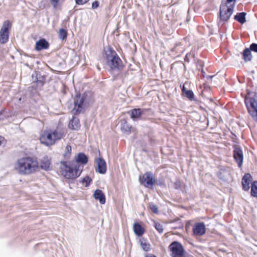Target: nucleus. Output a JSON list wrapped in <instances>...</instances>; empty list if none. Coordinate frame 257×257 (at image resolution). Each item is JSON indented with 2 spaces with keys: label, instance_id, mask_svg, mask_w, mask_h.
<instances>
[{
  "label": "nucleus",
  "instance_id": "1",
  "mask_svg": "<svg viewBox=\"0 0 257 257\" xmlns=\"http://www.w3.org/2000/svg\"><path fill=\"white\" fill-rule=\"evenodd\" d=\"M73 100L74 107L71 112L74 115L84 113L90 106V97L86 92H77Z\"/></svg>",
  "mask_w": 257,
  "mask_h": 257
},
{
  "label": "nucleus",
  "instance_id": "2",
  "mask_svg": "<svg viewBox=\"0 0 257 257\" xmlns=\"http://www.w3.org/2000/svg\"><path fill=\"white\" fill-rule=\"evenodd\" d=\"M104 51L106 64L109 66L111 70L120 71L123 69L122 62L112 48L104 49Z\"/></svg>",
  "mask_w": 257,
  "mask_h": 257
},
{
  "label": "nucleus",
  "instance_id": "3",
  "mask_svg": "<svg viewBox=\"0 0 257 257\" xmlns=\"http://www.w3.org/2000/svg\"><path fill=\"white\" fill-rule=\"evenodd\" d=\"M17 169L21 174H30L35 171L38 167L37 161L33 158L28 157L21 159L18 162Z\"/></svg>",
  "mask_w": 257,
  "mask_h": 257
},
{
  "label": "nucleus",
  "instance_id": "4",
  "mask_svg": "<svg viewBox=\"0 0 257 257\" xmlns=\"http://www.w3.org/2000/svg\"><path fill=\"white\" fill-rule=\"evenodd\" d=\"M247 94L244 99L245 106L253 120L257 121V93L248 90Z\"/></svg>",
  "mask_w": 257,
  "mask_h": 257
},
{
  "label": "nucleus",
  "instance_id": "5",
  "mask_svg": "<svg viewBox=\"0 0 257 257\" xmlns=\"http://www.w3.org/2000/svg\"><path fill=\"white\" fill-rule=\"evenodd\" d=\"M63 137L62 133L57 130L44 131L40 136V142L46 146H50L54 145L56 142L61 140Z\"/></svg>",
  "mask_w": 257,
  "mask_h": 257
},
{
  "label": "nucleus",
  "instance_id": "6",
  "mask_svg": "<svg viewBox=\"0 0 257 257\" xmlns=\"http://www.w3.org/2000/svg\"><path fill=\"white\" fill-rule=\"evenodd\" d=\"M234 5H226L221 4L219 7L218 20L217 25L219 27L222 26L225 22L230 19L234 11Z\"/></svg>",
  "mask_w": 257,
  "mask_h": 257
},
{
  "label": "nucleus",
  "instance_id": "7",
  "mask_svg": "<svg viewBox=\"0 0 257 257\" xmlns=\"http://www.w3.org/2000/svg\"><path fill=\"white\" fill-rule=\"evenodd\" d=\"M83 166L73 163L67 169L63 171V174L67 179L74 180L81 175Z\"/></svg>",
  "mask_w": 257,
  "mask_h": 257
},
{
  "label": "nucleus",
  "instance_id": "8",
  "mask_svg": "<svg viewBox=\"0 0 257 257\" xmlns=\"http://www.w3.org/2000/svg\"><path fill=\"white\" fill-rule=\"evenodd\" d=\"M151 111L150 108H135L130 111L131 118L134 121L145 120L150 118L151 115Z\"/></svg>",
  "mask_w": 257,
  "mask_h": 257
},
{
  "label": "nucleus",
  "instance_id": "9",
  "mask_svg": "<svg viewBox=\"0 0 257 257\" xmlns=\"http://www.w3.org/2000/svg\"><path fill=\"white\" fill-rule=\"evenodd\" d=\"M139 180L141 184L149 189H153L156 183L153 173L150 171L145 173L142 177L140 176Z\"/></svg>",
  "mask_w": 257,
  "mask_h": 257
},
{
  "label": "nucleus",
  "instance_id": "10",
  "mask_svg": "<svg viewBox=\"0 0 257 257\" xmlns=\"http://www.w3.org/2000/svg\"><path fill=\"white\" fill-rule=\"evenodd\" d=\"M33 82L31 88H38L41 90L46 82V76L40 72L35 71L32 75Z\"/></svg>",
  "mask_w": 257,
  "mask_h": 257
},
{
  "label": "nucleus",
  "instance_id": "11",
  "mask_svg": "<svg viewBox=\"0 0 257 257\" xmlns=\"http://www.w3.org/2000/svg\"><path fill=\"white\" fill-rule=\"evenodd\" d=\"M12 24L9 20H6L4 22L0 30V42L1 44H5L8 41L10 30Z\"/></svg>",
  "mask_w": 257,
  "mask_h": 257
},
{
  "label": "nucleus",
  "instance_id": "12",
  "mask_svg": "<svg viewBox=\"0 0 257 257\" xmlns=\"http://www.w3.org/2000/svg\"><path fill=\"white\" fill-rule=\"evenodd\" d=\"M169 249L171 252L172 257H178L185 253L182 244L178 241H173L169 246Z\"/></svg>",
  "mask_w": 257,
  "mask_h": 257
},
{
  "label": "nucleus",
  "instance_id": "13",
  "mask_svg": "<svg viewBox=\"0 0 257 257\" xmlns=\"http://www.w3.org/2000/svg\"><path fill=\"white\" fill-rule=\"evenodd\" d=\"M233 157L238 167L241 168L243 161V154L240 147L235 146L233 147Z\"/></svg>",
  "mask_w": 257,
  "mask_h": 257
},
{
  "label": "nucleus",
  "instance_id": "14",
  "mask_svg": "<svg viewBox=\"0 0 257 257\" xmlns=\"http://www.w3.org/2000/svg\"><path fill=\"white\" fill-rule=\"evenodd\" d=\"M206 228L203 222L195 223L193 226L192 231L195 235L202 236L206 232Z\"/></svg>",
  "mask_w": 257,
  "mask_h": 257
},
{
  "label": "nucleus",
  "instance_id": "15",
  "mask_svg": "<svg viewBox=\"0 0 257 257\" xmlns=\"http://www.w3.org/2000/svg\"><path fill=\"white\" fill-rule=\"evenodd\" d=\"M97 168L95 169L96 172L100 174H104L107 171L106 164L105 160L102 158H98L96 159Z\"/></svg>",
  "mask_w": 257,
  "mask_h": 257
},
{
  "label": "nucleus",
  "instance_id": "16",
  "mask_svg": "<svg viewBox=\"0 0 257 257\" xmlns=\"http://www.w3.org/2000/svg\"><path fill=\"white\" fill-rule=\"evenodd\" d=\"M49 43L45 39L41 38L36 42L35 50L37 51L46 50L49 48Z\"/></svg>",
  "mask_w": 257,
  "mask_h": 257
},
{
  "label": "nucleus",
  "instance_id": "17",
  "mask_svg": "<svg viewBox=\"0 0 257 257\" xmlns=\"http://www.w3.org/2000/svg\"><path fill=\"white\" fill-rule=\"evenodd\" d=\"M252 179L251 175L249 173H246L244 175L242 178L241 184L242 189L244 191H247L250 188L249 184L251 179Z\"/></svg>",
  "mask_w": 257,
  "mask_h": 257
},
{
  "label": "nucleus",
  "instance_id": "18",
  "mask_svg": "<svg viewBox=\"0 0 257 257\" xmlns=\"http://www.w3.org/2000/svg\"><path fill=\"white\" fill-rule=\"evenodd\" d=\"M75 161L76 163L75 164L86 165L88 162V158L87 156L83 152L78 153L75 156Z\"/></svg>",
  "mask_w": 257,
  "mask_h": 257
},
{
  "label": "nucleus",
  "instance_id": "19",
  "mask_svg": "<svg viewBox=\"0 0 257 257\" xmlns=\"http://www.w3.org/2000/svg\"><path fill=\"white\" fill-rule=\"evenodd\" d=\"M74 115L68 124V127L72 130H78L80 127V120L78 117Z\"/></svg>",
  "mask_w": 257,
  "mask_h": 257
},
{
  "label": "nucleus",
  "instance_id": "20",
  "mask_svg": "<svg viewBox=\"0 0 257 257\" xmlns=\"http://www.w3.org/2000/svg\"><path fill=\"white\" fill-rule=\"evenodd\" d=\"M93 196L95 199L98 200L101 204L105 203V196L101 190L98 189L95 190L93 194Z\"/></svg>",
  "mask_w": 257,
  "mask_h": 257
},
{
  "label": "nucleus",
  "instance_id": "21",
  "mask_svg": "<svg viewBox=\"0 0 257 257\" xmlns=\"http://www.w3.org/2000/svg\"><path fill=\"white\" fill-rule=\"evenodd\" d=\"M50 164L51 159L47 156H45L41 160L40 167L45 171H48L50 170Z\"/></svg>",
  "mask_w": 257,
  "mask_h": 257
},
{
  "label": "nucleus",
  "instance_id": "22",
  "mask_svg": "<svg viewBox=\"0 0 257 257\" xmlns=\"http://www.w3.org/2000/svg\"><path fill=\"white\" fill-rule=\"evenodd\" d=\"M133 230L138 237H142L145 231L144 228L138 222L134 223Z\"/></svg>",
  "mask_w": 257,
  "mask_h": 257
},
{
  "label": "nucleus",
  "instance_id": "23",
  "mask_svg": "<svg viewBox=\"0 0 257 257\" xmlns=\"http://www.w3.org/2000/svg\"><path fill=\"white\" fill-rule=\"evenodd\" d=\"M246 13L245 12H242L237 13L234 16V19L240 24H243L246 21Z\"/></svg>",
  "mask_w": 257,
  "mask_h": 257
},
{
  "label": "nucleus",
  "instance_id": "24",
  "mask_svg": "<svg viewBox=\"0 0 257 257\" xmlns=\"http://www.w3.org/2000/svg\"><path fill=\"white\" fill-rule=\"evenodd\" d=\"M241 54L243 56V59L245 62L250 61L252 58L251 51L248 48H245L242 52H241Z\"/></svg>",
  "mask_w": 257,
  "mask_h": 257
},
{
  "label": "nucleus",
  "instance_id": "25",
  "mask_svg": "<svg viewBox=\"0 0 257 257\" xmlns=\"http://www.w3.org/2000/svg\"><path fill=\"white\" fill-rule=\"evenodd\" d=\"M140 245L143 249L146 251H148L150 250V244L147 242V240L144 237H142L139 239Z\"/></svg>",
  "mask_w": 257,
  "mask_h": 257
},
{
  "label": "nucleus",
  "instance_id": "26",
  "mask_svg": "<svg viewBox=\"0 0 257 257\" xmlns=\"http://www.w3.org/2000/svg\"><path fill=\"white\" fill-rule=\"evenodd\" d=\"M130 126L125 119H123L121 123V131L126 134H130L131 132Z\"/></svg>",
  "mask_w": 257,
  "mask_h": 257
},
{
  "label": "nucleus",
  "instance_id": "27",
  "mask_svg": "<svg viewBox=\"0 0 257 257\" xmlns=\"http://www.w3.org/2000/svg\"><path fill=\"white\" fill-rule=\"evenodd\" d=\"M92 182V179L88 176L86 175L79 180L80 183H85L86 187H89Z\"/></svg>",
  "mask_w": 257,
  "mask_h": 257
},
{
  "label": "nucleus",
  "instance_id": "28",
  "mask_svg": "<svg viewBox=\"0 0 257 257\" xmlns=\"http://www.w3.org/2000/svg\"><path fill=\"white\" fill-rule=\"evenodd\" d=\"M182 95L191 101L195 100L194 93L192 90L188 89Z\"/></svg>",
  "mask_w": 257,
  "mask_h": 257
},
{
  "label": "nucleus",
  "instance_id": "29",
  "mask_svg": "<svg viewBox=\"0 0 257 257\" xmlns=\"http://www.w3.org/2000/svg\"><path fill=\"white\" fill-rule=\"evenodd\" d=\"M250 193L252 196L257 197V181L251 183Z\"/></svg>",
  "mask_w": 257,
  "mask_h": 257
},
{
  "label": "nucleus",
  "instance_id": "30",
  "mask_svg": "<svg viewBox=\"0 0 257 257\" xmlns=\"http://www.w3.org/2000/svg\"><path fill=\"white\" fill-rule=\"evenodd\" d=\"M68 35L67 31L64 29L61 28L59 32V38L61 40H65L67 39Z\"/></svg>",
  "mask_w": 257,
  "mask_h": 257
},
{
  "label": "nucleus",
  "instance_id": "31",
  "mask_svg": "<svg viewBox=\"0 0 257 257\" xmlns=\"http://www.w3.org/2000/svg\"><path fill=\"white\" fill-rule=\"evenodd\" d=\"M154 226L159 233L161 234L163 233L164 228L161 223L156 221H154Z\"/></svg>",
  "mask_w": 257,
  "mask_h": 257
},
{
  "label": "nucleus",
  "instance_id": "32",
  "mask_svg": "<svg viewBox=\"0 0 257 257\" xmlns=\"http://www.w3.org/2000/svg\"><path fill=\"white\" fill-rule=\"evenodd\" d=\"M72 148L71 146L67 145L65 148V153L63 154V156L65 159H69L71 154Z\"/></svg>",
  "mask_w": 257,
  "mask_h": 257
},
{
  "label": "nucleus",
  "instance_id": "33",
  "mask_svg": "<svg viewBox=\"0 0 257 257\" xmlns=\"http://www.w3.org/2000/svg\"><path fill=\"white\" fill-rule=\"evenodd\" d=\"M225 172V170L224 169H220L219 171L217 173V176L220 180H225V177L224 175V172Z\"/></svg>",
  "mask_w": 257,
  "mask_h": 257
},
{
  "label": "nucleus",
  "instance_id": "34",
  "mask_svg": "<svg viewBox=\"0 0 257 257\" xmlns=\"http://www.w3.org/2000/svg\"><path fill=\"white\" fill-rule=\"evenodd\" d=\"M236 1L237 0H222L221 4H225L226 5H234V8Z\"/></svg>",
  "mask_w": 257,
  "mask_h": 257
},
{
  "label": "nucleus",
  "instance_id": "35",
  "mask_svg": "<svg viewBox=\"0 0 257 257\" xmlns=\"http://www.w3.org/2000/svg\"><path fill=\"white\" fill-rule=\"evenodd\" d=\"M73 163V162H67L65 161H61L60 162V164L64 167L65 169H67L68 168H69V167L70 166V164H72Z\"/></svg>",
  "mask_w": 257,
  "mask_h": 257
},
{
  "label": "nucleus",
  "instance_id": "36",
  "mask_svg": "<svg viewBox=\"0 0 257 257\" xmlns=\"http://www.w3.org/2000/svg\"><path fill=\"white\" fill-rule=\"evenodd\" d=\"M174 187L175 189L179 190L181 189L182 188V185L181 182L179 180H177L174 183Z\"/></svg>",
  "mask_w": 257,
  "mask_h": 257
},
{
  "label": "nucleus",
  "instance_id": "37",
  "mask_svg": "<svg viewBox=\"0 0 257 257\" xmlns=\"http://www.w3.org/2000/svg\"><path fill=\"white\" fill-rule=\"evenodd\" d=\"M150 208L151 209V210L153 211L154 213H158V208L157 206L155 205L154 203H151L150 204Z\"/></svg>",
  "mask_w": 257,
  "mask_h": 257
},
{
  "label": "nucleus",
  "instance_id": "38",
  "mask_svg": "<svg viewBox=\"0 0 257 257\" xmlns=\"http://www.w3.org/2000/svg\"><path fill=\"white\" fill-rule=\"evenodd\" d=\"M251 51L257 53V44L255 43H253L251 44L249 46V48H248Z\"/></svg>",
  "mask_w": 257,
  "mask_h": 257
},
{
  "label": "nucleus",
  "instance_id": "39",
  "mask_svg": "<svg viewBox=\"0 0 257 257\" xmlns=\"http://www.w3.org/2000/svg\"><path fill=\"white\" fill-rule=\"evenodd\" d=\"M75 3L77 5H83L87 3L89 0H75Z\"/></svg>",
  "mask_w": 257,
  "mask_h": 257
},
{
  "label": "nucleus",
  "instance_id": "40",
  "mask_svg": "<svg viewBox=\"0 0 257 257\" xmlns=\"http://www.w3.org/2000/svg\"><path fill=\"white\" fill-rule=\"evenodd\" d=\"M99 6V2L98 1H95L92 3L91 8L93 10L98 8Z\"/></svg>",
  "mask_w": 257,
  "mask_h": 257
},
{
  "label": "nucleus",
  "instance_id": "41",
  "mask_svg": "<svg viewBox=\"0 0 257 257\" xmlns=\"http://www.w3.org/2000/svg\"><path fill=\"white\" fill-rule=\"evenodd\" d=\"M31 87V86L28 87V91L30 93L31 95H33L36 93L37 90L39 89L38 88H33L32 89Z\"/></svg>",
  "mask_w": 257,
  "mask_h": 257
},
{
  "label": "nucleus",
  "instance_id": "42",
  "mask_svg": "<svg viewBox=\"0 0 257 257\" xmlns=\"http://www.w3.org/2000/svg\"><path fill=\"white\" fill-rule=\"evenodd\" d=\"M180 88L182 91V95L186 91H187L188 89L186 88L184 84L180 85Z\"/></svg>",
  "mask_w": 257,
  "mask_h": 257
},
{
  "label": "nucleus",
  "instance_id": "43",
  "mask_svg": "<svg viewBox=\"0 0 257 257\" xmlns=\"http://www.w3.org/2000/svg\"><path fill=\"white\" fill-rule=\"evenodd\" d=\"M59 0H51V2L54 8H56L58 5Z\"/></svg>",
  "mask_w": 257,
  "mask_h": 257
},
{
  "label": "nucleus",
  "instance_id": "44",
  "mask_svg": "<svg viewBox=\"0 0 257 257\" xmlns=\"http://www.w3.org/2000/svg\"><path fill=\"white\" fill-rule=\"evenodd\" d=\"M198 65L199 66L202 68L204 66V62L201 60H198Z\"/></svg>",
  "mask_w": 257,
  "mask_h": 257
},
{
  "label": "nucleus",
  "instance_id": "45",
  "mask_svg": "<svg viewBox=\"0 0 257 257\" xmlns=\"http://www.w3.org/2000/svg\"><path fill=\"white\" fill-rule=\"evenodd\" d=\"M156 183L157 185L162 186L163 185L164 183L162 180L156 181Z\"/></svg>",
  "mask_w": 257,
  "mask_h": 257
},
{
  "label": "nucleus",
  "instance_id": "46",
  "mask_svg": "<svg viewBox=\"0 0 257 257\" xmlns=\"http://www.w3.org/2000/svg\"><path fill=\"white\" fill-rule=\"evenodd\" d=\"M190 55H191V54H190V53H187L185 57L184 58L185 61L187 62H189V59L188 58V56H190Z\"/></svg>",
  "mask_w": 257,
  "mask_h": 257
},
{
  "label": "nucleus",
  "instance_id": "47",
  "mask_svg": "<svg viewBox=\"0 0 257 257\" xmlns=\"http://www.w3.org/2000/svg\"><path fill=\"white\" fill-rule=\"evenodd\" d=\"M5 138L2 137V136H0V146L2 145V142L4 140Z\"/></svg>",
  "mask_w": 257,
  "mask_h": 257
},
{
  "label": "nucleus",
  "instance_id": "48",
  "mask_svg": "<svg viewBox=\"0 0 257 257\" xmlns=\"http://www.w3.org/2000/svg\"><path fill=\"white\" fill-rule=\"evenodd\" d=\"M178 257H189V255H186L184 253L182 255H179Z\"/></svg>",
  "mask_w": 257,
  "mask_h": 257
},
{
  "label": "nucleus",
  "instance_id": "49",
  "mask_svg": "<svg viewBox=\"0 0 257 257\" xmlns=\"http://www.w3.org/2000/svg\"><path fill=\"white\" fill-rule=\"evenodd\" d=\"M213 76H214L213 75H212V76L207 75V76H206V78H207L208 80H209V79H211Z\"/></svg>",
  "mask_w": 257,
  "mask_h": 257
},
{
  "label": "nucleus",
  "instance_id": "50",
  "mask_svg": "<svg viewBox=\"0 0 257 257\" xmlns=\"http://www.w3.org/2000/svg\"><path fill=\"white\" fill-rule=\"evenodd\" d=\"M201 72L203 76H204V74L205 73V71H204V70L203 69V68H201Z\"/></svg>",
  "mask_w": 257,
  "mask_h": 257
},
{
  "label": "nucleus",
  "instance_id": "51",
  "mask_svg": "<svg viewBox=\"0 0 257 257\" xmlns=\"http://www.w3.org/2000/svg\"><path fill=\"white\" fill-rule=\"evenodd\" d=\"M3 112H4L3 110H0V116L3 113ZM1 119L2 118H0V119Z\"/></svg>",
  "mask_w": 257,
  "mask_h": 257
},
{
  "label": "nucleus",
  "instance_id": "52",
  "mask_svg": "<svg viewBox=\"0 0 257 257\" xmlns=\"http://www.w3.org/2000/svg\"><path fill=\"white\" fill-rule=\"evenodd\" d=\"M146 257H157L155 255H151L149 256H146Z\"/></svg>",
  "mask_w": 257,
  "mask_h": 257
}]
</instances>
